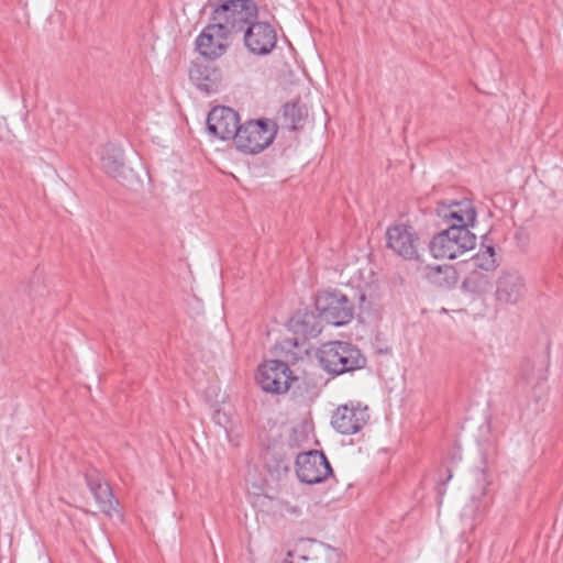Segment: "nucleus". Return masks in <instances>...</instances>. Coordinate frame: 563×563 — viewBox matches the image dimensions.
<instances>
[{"instance_id": "1", "label": "nucleus", "mask_w": 563, "mask_h": 563, "mask_svg": "<svg viewBox=\"0 0 563 563\" xmlns=\"http://www.w3.org/2000/svg\"><path fill=\"white\" fill-rule=\"evenodd\" d=\"M257 18L258 5L255 0H223L211 13V20L229 35L244 32Z\"/></svg>"}, {"instance_id": "2", "label": "nucleus", "mask_w": 563, "mask_h": 563, "mask_svg": "<svg viewBox=\"0 0 563 563\" xmlns=\"http://www.w3.org/2000/svg\"><path fill=\"white\" fill-rule=\"evenodd\" d=\"M319 361L330 374L341 375L361 369L366 365V357L347 342H329L319 350Z\"/></svg>"}, {"instance_id": "3", "label": "nucleus", "mask_w": 563, "mask_h": 563, "mask_svg": "<svg viewBox=\"0 0 563 563\" xmlns=\"http://www.w3.org/2000/svg\"><path fill=\"white\" fill-rule=\"evenodd\" d=\"M476 245V235L465 225H449L435 234L430 242V251L435 258L454 260Z\"/></svg>"}, {"instance_id": "4", "label": "nucleus", "mask_w": 563, "mask_h": 563, "mask_svg": "<svg viewBox=\"0 0 563 563\" xmlns=\"http://www.w3.org/2000/svg\"><path fill=\"white\" fill-rule=\"evenodd\" d=\"M277 133V125L268 119L250 120L241 124L234 144L245 154H257L269 146Z\"/></svg>"}, {"instance_id": "5", "label": "nucleus", "mask_w": 563, "mask_h": 563, "mask_svg": "<svg viewBox=\"0 0 563 563\" xmlns=\"http://www.w3.org/2000/svg\"><path fill=\"white\" fill-rule=\"evenodd\" d=\"M256 379L264 391L284 394L296 378L286 362L271 360L258 366Z\"/></svg>"}, {"instance_id": "6", "label": "nucleus", "mask_w": 563, "mask_h": 563, "mask_svg": "<svg viewBox=\"0 0 563 563\" xmlns=\"http://www.w3.org/2000/svg\"><path fill=\"white\" fill-rule=\"evenodd\" d=\"M296 473L300 482L313 485L324 482L332 475V468L323 452L312 450L298 454Z\"/></svg>"}, {"instance_id": "7", "label": "nucleus", "mask_w": 563, "mask_h": 563, "mask_svg": "<svg viewBox=\"0 0 563 563\" xmlns=\"http://www.w3.org/2000/svg\"><path fill=\"white\" fill-rule=\"evenodd\" d=\"M245 47L254 55H268L276 46L277 34L268 22H252L243 32Z\"/></svg>"}, {"instance_id": "8", "label": "nucleus", "mask_w": 563, "mask_h": 563, "mask_svg": "<svg viewBox=\"0 0 563 563\" xmlns=\"http://www.w3.org/2000/svg\"><path fill=\"white\" fill-rule=\"evenodd\" d=\"M206 123L208 132L222 141H234L241 125L238 112L224 106L214 107Z\"/></svg>"}, {"instance_id": "9", "label": "nucleus", "mask_w": 563, "mask_h": 563, "mask_svg": "<svg viewBox=\"0 0 563 563\" xmlns=\"http://www.w3.org/2000/svg\"><path fill=\"white\" fill-rule=\"evenodd\" d=\"M369 419L368 409L360 404L339 406L332 415V427L342 434L357 433Z\"/></svg>"}, {"instance_id": "10", "label": "nucleus", "mask_w": 563, "mask_h": 563, "mask_svg": "<svg viewBox=\"0 0 563 563\" xmlns=\"http://www.w3.org/2000/svg\"><path fill=\"white\" fill-rule=\"evenodd\" d=\"M386 245L397 255L413 260L418 257L419 238L415 229L407 224H394L386 231Z\"/></svg>"}, {"instance_id": "11", "label": "nucleus", "mask_w": 563, "mask_h": 563, "mask_svg": "<svg viewBox=\"0 0 563 563\" xmlns=\"http://www.w3.org/2000/svg\"><path fill=\"white\" fill-rule=\"evenodd\" d=\"M314 306L319 317H353L354 312L353 302L339 289L319 291Z\"/></svg>"}, {"instance_id": "12", "label": "nucleus", "mask_w": 563, "mask_h": 563, "mask_svg": "<svg viewBox=\"0 0 563 563\" xmlns=\"http://www.w3.org/2000/svg\"><path fill=\"white\" fill-rule=\"evenodd\" d=\"M229 36L223 29L218 26L217 22L212 21L196 38L197 51L207 59H217L227 52Z\"/></svg>"}, {"instance_id": "13", "label": "nucleus", "mask_w": 563, "mask_h": 563, "mask_svg": "<svg viewBox=\"0 0 563 563\" xmlns=\"http://www.w3.org/2000/svg\"><path fill=\"white\" fill-rule=\"evenodd\" d=\"M437 211L450 225H465L470 229L476 222V210L473 202L466 198L460 201L452 200L449 203L440 202Z\"/></svg>"}, {"instance_id": "14", "label": "nucleus", "mask_w": 563, "mask_h": 563, "mask_svg": "<svg viewBox=\"0 0 563 563\" xmlns=\"http://www.w3.org/2000/svg\"><path fill=\"white\" fill-rule=\"evenodd\" d=\"M496 285L495 296L500 305H515L526 292L523 278L517 272L504 273Z\"/></svg>"}, {"instance_id": "15", "label": "nucleus", "mask_w": 563, "mask_h": 563, "mask_svg": "<svg viewBox=\"0 0 563 563\" xmlns=\"http://www.w3.org/2000/svg\"><path fill=\"white\" fill-rule=\"evenodd\" d=\"M285 327L294 336L286 338L282 344L283 350L290 352L291 347L303 345L308 338H316L321 332L317 319H287Z\"/></svg>"}, {"instance_id": "16", "label": "nucleus", "mask_w": 563, "mask_h": 563, "mask_svg": "<svg viewBox=\"0 0 563 563\" xmlns=\"http://www.w3.org/2000/svg\"><path fill=\"white\" fill-rule=\"evenodd\" d=\"M85 479L99 506V509L102 512L110 515L111 511L115 509L118 501L114 498L110 486L102 479L99 471L96 468L87 470Z\"/></svg>"}, {"instance_id": "17", "label": "nucleus", "mask_w": 563, "mask_h": 563, "mask_svg": "<svg viewBox=\"0 0 563 563\" xmlns=\"http://www.w3.org/2000/svg\"><path fill=\"white\" fill-rule=\"evenodd\" d=\"M189 78L199 90L210 95L219 88L221 71L207 63L192 62L189 68Z\"/></svg>"}, {"instance_id": "18", "label": "nucleus", "mask_w": 563, "mask_h": 563, "mask_svg": "<svg viewBox=\"0 0 563 563\" xmlns=\"http://www.w3.org/2000/svg\"><path fill=\"white\" fill-rule=\"evenodd\" d=\"M100 164L102 170L112 178H120L124 174L125 163L121 146L107 143L100 150Z\"/></svg>"}, {"instance_id": "19", "label": "nucleus", "mask_w": 563, "mask_h": 563, "mask_svg": "<svg viewBox=\"0 0 563 563\" xmlns=\"http://www.w3.org/2000/svg\"><path fill=\"white\" fill-rule=\"evenodd\" d=\"M303 119V109L296 102L286 103L283 107V126L295 131Z\"/></svg>"}, {"instance_id": "20", "label": "nucleus", "mask_w": 563, "mask_h": 563, "mask_svg": "<svg viewBox=\"0 0 563 563\" xmlns=\"http://www.w3.org/2000/svg\"><path fill=\"white\" fill-rule=\"evenodd\" d=\"M305 563H340V554L336 550L328 548L312 561L303 558Z\"/></svg>"}, {"instance_id": "21", "label": "nucleus", "mask_w": 563, "mask_h": 563, "mask_svg": "<svg viewBox=\"0 0 563 563\" xmlns=\"http://www.w3.org/2000/svg\"><path fill=\"white\" fill-rule=\"evenodd\" d=\"M495 250L493 246H486L485 251L483 252V255H477L476 256V261H477V266L485 269V271H489L492 268L495 267Z\"/></svg>"}, {"instance_id": "22", "label": "nucleus", "mask_w": 563, "mask_h": 563, "mask_svg": "<svg viewBox=\"0 0 563 563\" xmlns=\"http://www.w3.org/2000/svg\"><path fill=\"white\" fill-rule=\"evenodd\" d=\"M358 302L361 313H367L372 310V301H368L364 294H360Z\"/></svg>"}, {"instance_id": "23", "label": "nucleus", "mask_w": 563, "mask_h": 563, "mask_svg": "<svg viewBox=\"0 0 563 563\" xmlns=\"http://www.w3.org/2000/svg\"><path fill=\"white\" fill-rule=\"evenodd\" d=\"M347 322H349V319H347V320H343V319H341V320H338V321H333V322H331V323H332L333 325H335V327H343V325L347 324Z\"/></svg>"}, {"instance_id": "24", "label": "nucleus", "mask_w": 563, "mask_h": 563, "mask_svg": "<svg viewBox=\"0 0 563 563\" xmlns=\"http://www.w3.org/2000/svg\"><path fill=\"white\" fill-rule=\"evenodd\" d=\"M431 271H433L435 273H440L442 271V267L440 265H438L435 267H431Z\"/></svg>"}, {"instance_id": "25", "label": "nucleus", "mask_w": 563, "mask_h": 563, "mask_svg": "<svg viewBox=\"0 0 563 563\" xmlns=\"http://www.w3.org/2000/svg\"><path fill=\"white\" fill-rule=\"evenodd\" d=\"M30 291H31V294H34V295H42V292H41V291H38V290L34 289L33 287L31 288V290H30Z\"/></svg>"}, {"instance_id": "26", "label": "nucleus", "mask_w": 563, "mask_h": 563, "mask_svg": "<svg viewBox=\"0 0 563 563\" xmlns=\"http://www.w3.org/2000/svg\"><path fill=\"white\" fill-rule=\"evenodd\" d=\"M35 278H36L37 283H40L41 277L37 275V276H35Z\"/></svg>"}]
</instances>
